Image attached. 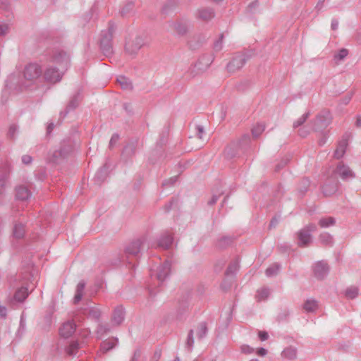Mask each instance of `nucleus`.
<instances>
[{
    "label": "nucleus",
    "instance_id": "obj_20",
    "mask_svg": "<svg viewBox=\"0 0 361 361\" xmlns=\"http://www.w3.org/2000/svg\"><path fill=\"white\" fill-rule=\"evenodd\" d=\"M31 192L25 185H18L16 188V197L22 202L27 201L31 197Z\"/></svg>",
    "mask_w": 361,
    "mask_h": 361
},
{
    "label": "nucleus",
    "instance_id": "obj_61",
    "mask_svg": "<svg viewBox=\"0 0 361 361\" xmlns=\"http://www.w3.org/2000/svg\"><path fill=\"white\" fill-rule=\"evenodd\" d=\"M258 6H259V1L257 0H255L249 4L247 9L249 10L250 12L252 13L253 9L257 8Z\"/></svg>",
    "mask_w": 361,
    "mask_h": 361
},
{
    "label": "nucleus",
    "instance_id": "obj_59",
    "mask_svg": "<svg viewBox=\"0 0 361 361\" xmlns=\"http://www.w3.org/2000/svg\"><path fill=\"white\" fill-rule=\"evenodd\" d=\"M258 336H259V339L262 341H264L267 340L269 338V335L267 331H259L258 332Z\"/></svg>",
    "mask_w": 361,
    "mask_h": 361
},
{
    "label": "nucleus",
    "instance_id": "obj_45",
    "mask_svg": "<svg viewBox=\"0 0 361 361\" xmlns=\"http://www.w3.org/2000/svg\"><path fill=\"white\" fill-rule=\"evenodd\" d=\"M265 126L264 124H257L252 129V135L254 137H258L264 130Z\"/></svg>",
    "mask_w": 361,
    "mask_h": 361
},
{
    "label": "nucleus",
    "instance_id": "obj_1",
    "mask_svg": "<svg viewBox=\"0 0 361 361\" xmlns=\"http://www.w3.org/2000/svg\"><path fill=\"white\" fill-rule=\"evenodd\" d=\"M146 240L147 237L145 235H142L128 243L124 248L122 261H126L129 264H132V267H134L135 264L134 260H137L140 251L143 245L146 242Z\"/></svg>",
    "mask_w": 361,
    "mask_h": 361
},
{
    "label": "nucleus",
    "instance_id": "obj_31",
    "mask_svg": "<svg viewBox=\"0 0 361 361\" xmlns=\"http://www.w3.org/2000/svg\"><path fill=\"white\" fill-rule=\"evenodd\" d=\"M317 301L313 299L307 300L303 305V309L307 312H314L317 310Z\"/></svg>",
    "mask_w": 361,
    "mask_h": 361
},
{
    "label": "nucleus",
    "instance_id": "obj_58",
    "mask_svg": "<svg viewBox=\"0 0 361 361\" xmlns=\"http://www.w3.org/2000/svg\"><path fill=\"white\" fill-rule=\"evenodd\" d=\"M8 32V26L7 25H0V37L5 36Z\"/></svg>",
    "mask_w": 361,
    "mask_h": 361
},
{
    "label": "nucleus",
    "instance_id": "obj_60",
    "mask_svg": "<svg viewBox=\"0 0 361 361\" xmlns=\"http://www.w3.org/2000/svg\"><path fill=\"white\" fill-rule=\"evenodd\" d=\"M32 158L30 155L25 154L22 157V162L24 164H26V165L30 164L32 162Z\"/></svg>",
    "mask_w": 361,
    "mask_h": 361
},
{
    "label": "nucleus",
    "instance_id": "obj_54",
    "mask_svg": "<svg viewBox=\"0 0 361 361\" xmlns=\"http://www.w3.org/2000/svg\"><path fill=\"white\" fill-rule=\"evenodd\" d=\"M223 194V192H221L219 194H214L212 195V197H211V199L209 200H208L207 202V204L209 205V206H212L214 205V204H216V202H217V200H219V197Z\"/></svg>",
    "mask_w": 361,
    "mask_h": 361
},
{
    "label": "nucleus",
    "instance_id": "obj_16",
    "mask_svg": "<svg viewBox=\"0 0 361 361\" xmlns=\"http://www.w3.org/2000/svg\"><path fill=\"white\" fill-rule=\"evenodd\" d=\"M190 24L186 20H178L173 23V29L179 36L185 35L190 29Z\"/></svg>",
    "mask_w": 361,
    "mask_h": 361
},
{
    "label": "nucleus",
    "instance_id": "obj_11",
    "mask_svg": "<svg viewBox=\"0 0 361 361\" xmlns=\"http://www.w3.org/2000/svg\"><path fill=\"white\" fill-rule=\"evenodd\" d=\"M334 173L338 176L343 180H348L355 177V173L343 161H340L334 171Z\"/></svg>",
    "mask_w": 361,
    "mask_h": 361
},
{
    "label": "nucleus",
    "instance_id": "obj_37",
    "mask_svg": "<svg viewBox=\"0 0 361 361\" xmlns=\"http://www.w3.org/2000/svg\"><path fill=\"white\" fill-rule=\"evenodd\" d=\"M336 224V220L334 217H324L322 218L319 221V225L322 228H327L331 226H334Z\"/></svg>",
    "mask_w": 361,
    "mask_h": 361
},
{
    "label": "nucleus",
    "instance_id": "obj_32",
    "mask_svg": "<svg viewBox=\"0 0 361 361\" xmlns=\"http://www.w3.org/2000/svg\"><path fill=\"white\" fill-rule=\"evenodd\" d=\"M281 355L283 357H285V358H287L289 360H293V359L296 358L297 349L292 346L288 347L282 351Z\"/></svg>",
    "mask_w": 361,
    "mask_h": 361
},
{
    "label": "nucleus",
    "instance_id": "obj_3",
    "mask_svg": "<svg viewBox=\"0 0 361 361\" xmlns=\"http://www.w3.org/2000/svg\"><path fill=\"white\" fill-rule=\"evenodd\" d=\"M314 224H309L296 233L297 245L300 247H309L312 243V233L317 231Z\"/></svg>",
    "mask_w": 361,
    "mask_h": 361
},
{
    "label": "nucleus",
    "instance_id": "obj_30",
    "mask_svg": "<svg viewBox=\"0 0 361 361\" xmlns=\"http://www.w3.org/2000/svg\"><path fill=\"white\" fill-rule=\"evenodd\" d=\"M117 82L123 90H131L133 89L131 80L123 75H120L117 78Z\"/></svg>",
    "mask_w": 361,
    "mask_h": 361
},
{
    "label": "nucleus",
    "instance_id": "obj_34",
    "mask_svg": "<svg viewBox=\"0 0 361 361\" xmlns=\"http://www.w3.org/2000/svg\"><path fill=\"white\" fill-rule=\"evenodd\" d=\"M319 240L326 246H331L334 243L332 236L328 233H321L319 236Z\"/></svg>",
    "mask_w": 361,
    "mask_h": 361
},
{
    "label": "nucleus",
    "instance_id": "obj_38",
    "mask_svg": "<svg viewBox=\"0 0 361 361\" xmlns=\"http://www.w3.org/2000/svg\"><path fill=\"white\" fill-rule=\"evenodd\" d=\"M201 37L200 36H194L188 41V44L190 49L195 50L200 46L202 44V42L200 40Z\"/></svg>",
    "mask_w": 361,
    "mask_h": 361
},
{
    "label": "nucleus",
    "instance_id": "obj_5",
    "mask_svg": "<svg viewBox=\"0 0 361 361\" xmlns=\"http://www.w3.org/2000/svg\"><path fill=\"white\" fill-rule=\"evenodd\" d=\"M49 61L58 64L62 68L66 69L70 63L69 55L63 50L55 49L49 53Z\"/></svg>",
    "mask_w": 361,
    "mask_h": 361
},
{
    "label": "nucleus",
    "instance_id": "obj_53",
    "mask_svg": "<svg viewBox=\"0 0 361 361\" xmlns=\"http://www.w3.org/2000/svg\"><path fill=\"white\" fill-rule=\"evenodd\" d=\"M18 132V126L16 124H12L10 126L8 132V137L10 139L13 140L15 138V135Z\"/></svg>",
    "mask_w": 361,
    "mask_h": 361
},
{
    "label": "nucleus",
    "instance_id": "obj_52",
    "mask_svg": "<svg viewBox=\"0 0 361 361\" xmlns=\"http://www.w3.org/2000/svg\"><path fill=\"white\" fill-rule=\"evenodd\" d=\"M348 54V51L346 49H341L338 53L335 54L334 58L336 60H343L344 59Z\"/></svg>",
    "mask_w": 361,
    "mask_h": 361
},
{
    "label": "nucleus",
    "instance_id": "obj_8",
    "mask_svg": "<svg viewBox=\"0 0 361 361\" xmlns=\"http://www.w3.org/2000/svg\"><path fill=\"white\" fill-rule=\"evenodd\" d=\"M171 273V263L169 261H165L161 264L156 271L151 270V277L155 278L160 284L167 279Z\"/></svg>",
    "mask_w": 361,
    "mask_h": 361
},
{
    "label": "nucleus",
    "instance_id": "obj_26",
    "mask_svg": "<svg viewBox=\"0 0 361 361\" xmlns=\"http://www.w3.org/2000/svg\"><path fill=\"white\" fill-rule=\"evenodd\" d=\"M236 143H238V147L240 149L241 152H245L249 148V145L250 143V137L249 134H244L242 137L235 141Z\"/></svg>",
    "mask_w": 361,
    "mask_h": 361
},
{
    "label": "nucleus",
    "instance_id": "obj_63",
    "mask_svg": "<svg viewBox=\"0 0 361 361\" xmlns=\"http://www.w3.org/2000/svg\"><path fill=\"white\" fill-rule=\"evenodd\" d=\"M161 356V350H157L152 356V361H159Z\"/></svg>",
    "mask_w": 361,
    "mask_h": 361
},
{
    "label": "nucleus",
    "instance_id": "obj_25",
    "mask_svg": "<svg viewBox=\"0 0 361 361\" xmlns=\"http://www.w3.org/2000/svg\"><path fill=\"white\" fill-rule=\"evenodd\" d=\"M85 286L86 283L83 280L80 281L77 285L75 294L73 298V303L75 305L78 304L82 300Z\"/></svg>",
    "mask_w": 361,
    "mask_h": 361
},
{
    "label": "nucleus",
    "instance_id": "obj_19",
    "mask_svg": "<svg viewBox=\"0 0 361 361\" xmlns=\"http://www.w3.org/2000/svg\"><path fill=\"white\" fill-rule=\"evenodd\" d=\"M238 145V143H236L235 141L228 145L224 149V155L227 159H233L240 154L241 151Z\"/></svg>",
    "mask_w": 361,
    "mask_h": 361
},
{
    "label": "nucleus",
    "instance_id": "obj_18",
    "mask_svg": "<svg viewBox=\"0 0 361 361\" xmlns=\"http://www.w3.org/2000/svg\"><path fill=\"white\" fill-rule=\"evenodd\" d=\"M338 188L337 180H328L322 187V192L325 196H331L334 194Z\"/></svg>",
    "mask_w": 361,
    "mask_h": 361
},
{
    "label": "nucleus",
    "instance_id": "obj_7",
    "mask_svg": "<svg viewBox=\"0 0 361 361\" xmlns=\"http://www.w3.org/2000/svg\"><path fill=\"white\" fill-rule=\"evenodd\" d=\"M332 121L330 111L327 109L322 110L316 116L314 121V130H320L326 128Z\"/></svg>",
    "mask_w": 361,
    "mask_h": 361
},
{
    "label": "nucleus",
    "instance_id": "obj_21",
    "mask_svg": "<svg viewBox=\"0 0 361 361\" xmlns=\"http://www.w3.org/2000/svg\"><path fill=\"white\" fill-rule=\"evenodd\" d=\"M118 343V338L114 337H111L103 341L100 345V352L102 353H106L114 348L117 345Z\"/></svg>",
    "mask_w": 361,
    "mask_h": 361
},
{
    "label": "nucleus",
    "instance_id": "obj_55",
    "mask_svg": "<svg viewBox=\"0 0 361 361\" xmlns=\"http://www.w3.org/2000/svg\"><path fill=\"white\" fill-rule=\"evenodd\" d=\"M177 178H178L177 176H173V177L170 178L168 180H165L162 183V186L166 187V186H171V185H173L176 182Z\"/></svg>",
    "mask_w": 361,
    "mask_h": 361
},
{
    "label": "nucleus",
    "instance_id": "obj_23",
    "mask_svg": "<svg viewBox=\"0 0 361 361\" xmlns=\"http://www.w3.org/2000/svg\"><path fill=\"white\" fill-rule=\"evenodd\" d=\"M347 147L348 140L346 138H343L338 143L337 147L334 153V157L337 159L342 158L345 153Z\"/></svg>",
    "mask_w": 361,
    "mask_h": 361
},
{
    "label": "nucleus",
    "instance_id": "obj_9",
    "mask_svg": "<svg viewBox=\"0 0 361 361\" xmlns=\"http://www.w3.org/2000/svg\"><path fill=\"white\" fill-rule=\"evenodd\" d=\"M247 57L243 53H238L233 58L232 60L228 63L226 68L229 73H235L240 70L245 63Z\"/></svg>",
    "mask_w": 361,
    "mask_h": 361
},
{
    "label": "nucleus",
    "instance_id": "obj_17",
    "mask_svg": "<svg viewBox=\"0 0 361 361\" xmlns=\"http://www.w3.org/2000/svg\"><path fill=\"white\" fill-rule=\"evenodd\" d=\"M76 325L73 321L65 322L59 329L60 335L64 338H68L75 332Z\"/></svg>",
    "mask_w": 361,
    "mask_h": 361
},
{
    "label": "nucleus",
    "instance_id": "obj_27",
    "mask_svg": "<svg viewBox=\"0 0 361 361\" xmlns=\"http://www.w3.org/2000/svg\"><path fill=\"white\" fill-rule=\"evenodd\" d=\"M214 17V12L212 8H204L198 11V18L204 21H208Z\"/></svg>",
    "mask_w": 361,
    "mask_h": 361
},
{
    "label": "nucleus",
    "instance_id": "obj_56",
    "mask_svg": "<svg viewBox=\"0 0 361 361\" xmlns=\"http://www.w3.org/2000/svg\"><path fill=\"white\" fill-rule=\"evenodd\" d=\"M241 352L245 354H251L254 353V348L248 345H243L240 347Z\"/></svg>",
    "mask_w": 361,
    "mask_h": 361
},
{
    "label": "nucleus",
    "instance_id": "obj_50",
    "mask_svg": "<svg viewBox=\"0 0 361 361\" xmlns=\"http://www.w3.org/2000/svg\"><path fill=\"white\" fill-rule=\"evenodd\" d=\"M269 295V290L267 288H263L257 290V298L258 300L267 299Z\"/></svg>",
    "mask_w": 361,
    "mask_h": 361
},
{
    "label": "nucleus",
    "instance_id": "obj_29",
    "mask_svg": "<svg viewBox=\"0 0 361 361\" xmlns=\"http://www.w3.org/2000/svg\"><path fill=\"white\" fill-rule=\"evenodd\" d=\"M27 296V288L25 287H21L16 291L13 295V300L18 302H23Z\"/></svg>",
    "mask_w": 361,
    "mask_h": 361
},
{
    "label": "nucleus",
    "instance_id": "obj_24",
    "mask_svg": "<svg viewBox=\"0 0 361 361\" xmlns=\"http://www.w3.org/2000/svg\"><path fill=\"white\" fill-rule=\"evenodd\" d=\"M214 60V56L209 54H203L195 64V67H197L198 69H201L202 65H204L205 68H208Z\"/></svg>",
    "mask_w": 361,
    "mask_h": 361
},
{
    "label": "nucleus",
    "instance_id": "obj_64",
    "mask_svg": "<svg viewBox=\"0 0 361 361\" xmlns=\"http://www.w3.org/2000/svg\"><path fill=\"white\" fill-rule=\"evenodd\" d=\"M310 133L309 130H307L305 127L300 128L298 130V134L300 136L305 137Z\"/></svg>",
    "mask_w": 361,
    "mask_h": 361
},
{
    "label": "nucleus",
    "instance_id": "obj_36",
    "mask_svg": "<svg viewBox=\"0 0 361 361\" xmlns=\"http://www.w3.org/2000/svg\"><path fill=\"white\" fill-rule=\"evenodd\" d=\"M80 348V343L77 341H71L70 345L66 348V351L68 355H74Z\"/></svg>",
    "mask_w": 361,
    "mask_h": 361
},
{
    "label": "nucleus",
    "instance_id": "obj_2",
    "mask_svg": "<svg viewBox=\"0 0 361 361\" xmlns=\"http://www.w3.org/2000/svg\"><path fill=\"white\" fill-rule=\"evenodd\" d=\"M114 31V23L109 22L107 30H103L101 33L100 49L106 56H109L113 54L112 38Z\"/></svg>",
    "mask_w": 361,
    "mask_h": 361
},
{
    "label": "nucleus",
    "instance_id": "obj_33",
    "mask_svg": "<svg viewBox=\"0 0 361 361\" xmlns=\"http://www.w3.org/2000/svg\"><path fill=\"white\" fill-rule=\"evenodd\" d=\"M281 266L280 264L275 262L270 265L265 271V274L268 277H271L278 274Z\"/></svg>",
    "mask_w": 361,
    "mask_h": 361
},
{
    "label": "nucleus",
    "instance_id": "obj_41",
    "mask_svg": "<svg viewBox=\"0 0 361 361\" xmlns=\"http://www.w3.org/2000/svg\"><path fill=\"white\" fill-rule=\"evenodd\" d=\"M233 242V238L229 236H224L221 238L217 242V247L219 248H225L228 245H231Z\"/></svg>",
    "mask_w": 361,
    "mask_h": 361
},
{
    "label": "nucleus",
    "instance_id": "obj_28",
    "mask_svg": "<svg viewBox=\"0 0 361 361\" xmlns=\"http://www.w3.org/2000/svg\"><path fill=\"white\" fill-rule=\"evenodd\" d=\"M25 234V225L21 223H16L13 229V235L16 239H20Z\"/></svg>",
    "mask_w": 361,
    "mask_h": 361
},
{
    "label": "nucleus",
    "instance_id": "obj_44",
    "mask_svg": "<svg viewBox=\"0 0 361 361\" xmlns=\"http://www.w3.org/2000/svg\"><path fill=\"white\" fill-rule=\"evenodd\" d=\"M193 345H194L193 330L190 329L188 332L187 340L185 342V346L188 349L189 352L192 351Z\"/></svg>",
    "mask_w": 361,
    "mask_h": 361
},
{
    "label": "nucleus",
    "instance_id": "obj_57",
    "mask_svg": "<svg viewBox=\"0 0 361 361\" xmlns=\"http://www.w3.org/2000/svg\"><path fill=\"white\" fill-rule=\"evenodd\" d=\"M119 140V135L117 133L114 134L109 141V147H113Z\"/></svg>",
    "mask_w": 361,
    "mask_h": 361
},
{
    "label": "nucleus",
    "instance_id": "obj_35",
    "mask_svg": "<svg viewBox=\"0 0 361 361\" xmlns=\"http://www.w3.org/2000/svg\"><path fill=\"white\" fill-rule=\"evenodd\" d=\"M71 151V146H61L59 149L56 150L54 153V157L56 158L66 157Z\"/></svg>",
    "mask_w": 361,
    "mask_h": 361
},
{
    "label": "nucleus",
    "instance_id": "obj_43",
    "mask_svg": "<svg viewBox=\"0 0 361 361\" xmlns=\"http://www.w3.org/2000/svg\"><path fill=\"white\" fill-rule=\"evenodd\" d=\"M133 8L134 4L133 2H129L126 4L121 11V16L123 17L128 16L130 13H132Z\"/></svg>",
    "mask_w": 361,
    "mask_h": 361
},
{
    "label": "nucleus",
    "instance_id": "obj_62",
    "mask_svg": "<svg viewBox=\"0 0 361 361\" xmlns=\"http://www.w3.org/2000/svg\"><path fill=\"white\" fill-rule=\"evenodd\" d=\"M141 356V351L139 349H137L134 351L133 355L130 360V361H138Z\"/></svg>",
    "mask_w": 361,
    "mask_h": 361
},
{
    "label": "nucleus",
    "instance_id": "obj_4",
    "mask_svg": "<svg viewBox=\"0 0 361 361\" xmlns=\"http://www.w3.org/2000/svg\"><path fill=\"white\" fill-rule=\"evenodd\" d=\"M42 74V67L36 63H28L23 70V78L30 84L35 82L41 77Z\"/></svg>",
    "mask_w": 361,
    "mask_h": 361
},
{
    "label": "nucleus",
    "instance_id": "obj_15",
    "mask_svg": "<svg viewBox=\"0 0 361 361\" xmlns=\"http://www.w3.org/2000/svg\"><path fill=\"white\" fill-rule=\"evenodd\" d=\"M173 242V235L169 231H164L157 240V246L164 250L169 249Z\"/></svg>",
    "mask_w": 361,
    "mask_h": 361
},
{
    "label": "nucleus",
    "instance_id": "obj_48",
    "mask_svg": "<svg viewBox=\"0 0 361 361\" xmlns=\"http://www.w3.org/2000/svg\"><path fill=\"white\" fill-rule=\"evenodd\" d=\"M9 175V171L5 170L1 175H0V195L2 194L6 185V180Z\"/></svg>",
    "mask_w": 361,
    "mask_h": 361
},
{
    "label": "nucleus",
    "instance_id": "obj_40",
    "mask_svg": "<svg viewBox=\"0 0 361 361\" xmlns=\"http://www.w3.org/2000/svg\"><path fill=\"white\" fill-rule=\"evenodd\" d=\"M136 147L134 144L130 143L127 145L122 152L123 157H130L135 154Z\"/></svg>",
    "mask_w": 361,
    "mask_h": 361
},
{
    "label": "nucleus",
    "instance_id": "obj_42",
    "mask_svg": "<svg viewBox=\"0 0 361 361\" xmlns=\"http://www.w3.org/2000/svg\"><path fill=\"white\" fill-rule=\"evenodd\" d=\"M238 261L237 259L234 260L233 262H231L230 264L228 265L226 271V275L235 274L238 271Z\"/></svg>",
    "mask_w": 361,
    "mask_h": 361
},
{
    "label": "nucleus",
    "instance_id": "obj_14",
    "mask_svg": "<svg viewBox=\"0 0 361 361\" xmlns=\"http://www.w3.org/2000/svg\"><path fill=\"white\" fill-rule=\"evenodd\" d=\"M80 313L87 318L99 322L102 315L101 310L97 307H85L80 309Z\"/></svg>",
    "mask_w": 361,
    "mask_h": 361
},
{
    "label": "nucleus",
    "instance_id": "obj_12",
    "mask_svg": "<svg viewBox=\"0 0 361 361\" xmlns=\"http://www.w3.org/2000/svg\"><path fill=\"white\" fill-rule=\"evenodd\" d=\"M329 267L324 261H319L313 267L314 276L319 280L324 279L329 274Z\"/></svg>",
    "mask_w": 361,
    "mask_h": 361
},
{
    "label": "nucleus",
    "instance_id": "obj_10",
    "mask_svg": "<svg viewBox=\"0 0 361 361\" xmlns=\"http://www.w3.org/2000/svg\"><path fill=\"white\" fill-rule=\"evenodd\" d=\"M63 75V73L59 72V68L53 66H48L44 70L43 78L45 82L55 84L61 81Z\"/></svg>",
    "mask_w": 361,
    "mask_h": 361
},
{
    "label": "nucleus",
    "instance_id": "obj_47",
    "mask_svg": "<svg viewBox=\"0 0 361 361\" xmlns=\"http://www.w3.org/2000/svg\"><path fill=\"white\" fill-rule=\"evenodd\" d=\"M358 295V288L355 286H350L347 288L345 295L347 298L353 299Z\"/></svg>",
    "mask_w": 361,
    "mask_h": 361
},
{
    "label": "nucleus",
    "instance_id": "obj_51",
    "mask_svg": "<svg viewBox=\"0 0 361 361\" xmlns=\"http://www.w3.org/2000/svg\"><path fill=\"white\" fill-rule=\"evenodd\" d=\"M224 34L221 33L219 35V37L217 40H216L214 43V49L216 51H219L223 48V39H224Z\"/></svg>",
    "mask_w": 361,
    "mask_h": 361
},
{
    "label": "nucleus",
    "instance_id": "obj_46",
    "mask_svg": "<svg viewBox=\"0 0 361 361\" xmlns=\"http://www.w3.org/2000/svg\"><path fill=\"white\" fill-rule=\"evenodd\" d=\"M207 333V326L205 322H202L198 326L197 337L200 339L204 338Z\"/></svg>",
    "mask_w": 361,
    "mask_h": 361
},
{
    "label": "nucleus",
    "instance_id": "obj_49",
    "mask_svg": "<svg viewBox=\"0 0 361 361\" xmlns=\"http://www.w3.org/2000/svg\"><path fill=\"white\" fill-rule=\"evenodd\" d=\"M310 114V112H307L304 114L301 117H300L297 121H295L293 124V128H298L299 126H301L309 118Z\"/></svg>",
    "mask_w": 361,
    "mask_h": 361
},
{
    "label": "nucleus",
    "instance_id": "obj_13",
    "mask_svg": "<svg viewBox=\"0 0 361 361\" xmlns=\"http://www.w3.org/2000/svg\"><path fill=\"white\" fill-rule=\"evenodd\" d=\"M80 93L78 92L71 97L66 109L63 111L60 112V117L64 118L69 112L75 110L80 104Z\"/></svg>",
    "mask_w": 361,
    "mask_h": 361
},
{
    "label": "nucleus",
    "instance_id": "obj_22",
    "mask_svg": "<svg viewBox=\"0 0 361 361\" xmlns=\"http://www.w3.org/2000/svg\"><path fill=\"white\" fill-rule=\"evenodd\" d=\"M126 311L122 305L117 306L112 314V322L120 325L125 319Z\"/></svg>",
    "mask_w": 361,
    "mask_h": 361
},
{
    "label": "nucleus",
    "instance_id": "obj_39",
    "mask_svg": "<svg viewBox=\"0 0 361 361\" xmlns=\"http://www.w3.org/2000/svg\"><path fill=\"white\" fill-rule=\"evenodd\" d=\"M110 331V329L109 327L108 324H104L102 323L98 324L97 329H96V334L97 335V337L99 338L104 334H106Z\"/></svg>",
    "mask_w": 361,
    "mask_h": 361
},
{
    "label": "nucleus",
    "instance_id": "obj_6",
    "mask_svg": "<svg viewBox=\"0 0 361 361\" xmlns=\"http://www.w3.org/2000/svg\"><path fill=\"white\" fill-rule=\"evenodd\" d=\"M145 45V40L142 37L137 36L133 39H130L126 42L125 52L130 56L135 57L139 50Z\"/></svg>",
    "mask_w": 361,
    "mask_h": 361
}]
</instances>
